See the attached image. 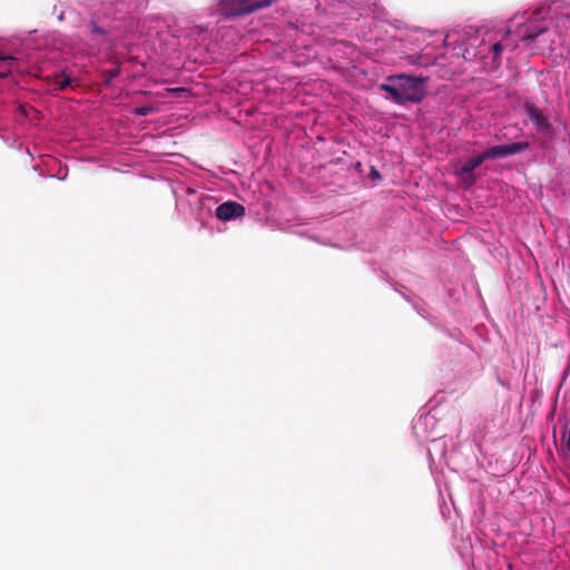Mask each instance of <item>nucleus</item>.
<instances>
[{"instance_id": "4", "label": "nucleus", "mask_w": 570, "mask_h": 570, "mask_svg": "<svg viewBox=\"0 0 570 570\" xmlns=\"http://www.w3.org/2000/svg\"><path fill=\"white\" fill-rule=\"evenodd\" d=\"M273 0H219V12L224 17L247 14L269 7Z\"/></svg>"}, {"instance_id": "13", "label": "nucleus", "mask_w": 570, "mask_h": 570, "mask_svg": "<svg viewBox=\"0 0 570 570\" xmlns=\"http://www.w3.org/2000/svg\"><path fill=\"white\" fill-rule=\"evenodd\" d=\"M90 33L92 36L102 37L105 36V30L100 27H98L97 22L95 20H91L89 23Z\"/></svg>"}, {"instance_id": "1", "label": "nucleus", "mask_w": 570, "mask_h": 570, "mask_svg": "<svg viewBox=\"0 0 570 570\" xmlns=\"http://www.w3.org/2000/svg\"><path fill=\"white\" fill-rule=\"evenodd\" d=\"M570 24L569 16H559L551 6L539 7L531 16L515 13L507 26L505 36L492 46L493 58L497 59L503 50H514L519 41H537L538 49L554 51L562 46Z\"/></svg>"}, {"instance_id": "7", "label": "nucleus", "mask_w": 570, "mask_h": 570, "mask_svg": "<svg viewBox=\"0 0 570 570\" xmlns=\"http://www.w3.org/2000/svg\"><path fill=\"white\" fill-rule=\"evenodd\" d=\"M527 115L530 121L533 124L537 130L548 131L551 127L548 118L544 114L533 104H527Z\"/></svg>"}, {"instance_id": "14", "label": "nucleus", "mask_w": 570, "mask_h": 570, "mask_svg": "<svg viewBox=\"0 0 570 570\" xmlns=\"http://www.w3.org/2000/svg\"><path fill=\"white\" fill-rule=\"evenodd\" d=\"M154 111H156V108L154 106H141L135 108L134 110V112L138 116H147Z\"/></svg>"}, {"instance_id": "9", "label": "nucleus", "mask_w": 570, "mask_h": 570, "mask_svg": "<svg viewBox=\"0 0 570 570\" xmlns=\"http://www.w3.org/2000/svg\"><path fill=\"white\" fill-rule=\"evenodd\" d=\"M557 446L562 455V459L564 461H570V436L566 432L561 434V438L559 440V443H557Z\"/></svg>"}, {"instance_id": "18", "label": "nucleus", "mask_w": 570, "mask_h": 570, "mask_svg": "<svg viewBox=\"0 0 570 570\" xmlns=\"http://www.w3.org/2000/svg\"><path fill=\"white\" fill-rule=\"evenodd\" d=\"M114 77V73L109 70V75H108V78L109 80Z\"/></svg>"}, {"instance_id": "12", "label": "nucleus", "mask_w": 570, "mask_h": 570, "mask_svg": "<svg viewBox=\"0 0 570 570\" xmlns=\"http://www.w3.org/2000/svg\"><path fill=\"white\" fill-rule=\"evenodd\" d=\"M409 59L412 65L422 67H428L434 63V59L425 58L423 56H411Z\"/></svg>"}, {"instance_id": "17", "label": "nucleus", "mask_w": 570, "mask_h": 570, "mask_svg": "<svg viewBox=\"0 0 570 570\" xmlns=\"http://www.w3.org/2000/svg\"><path fill=\"white\" fill-rule=\"evenodd\" d=\"M371 176L373 179L380 178V174L375 168H372Z\"/></svg>"}, {"instance_id": "5", "label": "nucleus", "mask_w": 570, "mask_h": 570, "mask_svg": "<svg viewBox=\"0 0 570 570\" xmlns=\"http://www.w3.org/2000/svg\"><path fill=\"white\" fill-rule=\"evenodd\" d=\"M528 141H518L508 145H498L488 148L483 154L484 159L505 158L508 156L518 154L529 148Z\"/></svg>"}, {"instance_id": "3", "label": "nucleus", "mask_w": 570, "mask_h": 570, "mask_svg": "<svg viewBox=\"0 0 570 570\" xmlns=\"http://www.w3.org/2000/svg\"><path fill=\"white\" fill-rule=\"evenodd\" d=\"M435 424L436 419L433 415L425 414L420 416L413 425V432L420 441H430L428 448L430 463L441 462L445 455V440L443 438H432L429 431V428L433 429Z\"/></svg>"}, {"instance_id": "8", "label": "nucleus", "mask_w": 570, "mask_h": 570, "mask_svg": "<svg viewBox=\"0 0 570 570\" xmlns=\"http://www.w3.org/2000/svg\"><path fill=\"white\" fill-rule=\"evenodd\" d=\"M484 160L485 159H484V156L482 153L474 157H471L464 161V164L461 166L460 169L456 170V174L458 175L470 174L471 180L468 185L472 186L474 183V176L472 174H473L474 169H476Z\"/></svg>"}, {"instance_id": "16", "label": "nucleus", "mask_w": 570, "mask_h": 570, "mask_svg": "<svg viewBox=\"0 0 570 570\" xmlns=\"http://www.w3.org/2000/svg\"><path fill=\"white\" fill-rule=\"evenodd\" d=\"M3 60H12V56H11V55H4V53L0 50V61H3Z\"/></svg>"}, {"instance_id": "10", "label": "nucleus", "mask_w": 570, "mask_h": 570, "mask_svg": "<svg viewBox=\"0 0 570 570\" xmlns=\"http://www.w3.org/2000/svg\"><path fill=\"white\" fill-rule=\"evenodd\" d=\"M3 66L0 67V78H7L17 68V58L12 56V60L1 61Z\"/></svg>"}, {"instance_id": "11", "label": "nucleus", "mask_w": 570, "mask_h": 570, "mask_svg": "<svg viewBox=\"0 0 570 570\" xmlns=\"http://www.w3.org/2000/svg\"><path fill=\"white\" fill-rule=\"evenodd\" d=\"M71 81H72V79L65 73L56 75L53 85L56 86L57 89L65 90L71 85Z\"/></svg>"}, {"instance_id": "6", "label": "nucleus", "mask_w": 570, "mask_h": 570, "mask_svg": "<svg viewBox=\"0 0 570 570\" xmlns=\"http://www.w3.org/2000/svg\"><path fill=\"white\" fill-rule=\"evenodd\" d=\"M244 214V206L236 202H225L216 208V217L224 222L242 217Z\"/></svg>"}, {"instance_id": "2", "label": "nucleus", "mask_w": 570, "mask_h": 570, "mask_svg": "<svg viewBox=\"0 0 570 570\" xmlns=\"http://www.w3.org/2000/svg\"><path fill=\"white\" fill-rule=\"evenodd\" d=\"M390 83L381 85V90L390 94L397 104L419 102L424 97L423 80L399 75L389 78Z\"/></svg>"}, {"instance_id": "15", "label": "nucleus", "mask_w": 570, "mask_h": 570, "mask_svg": "<svg viewBox=\"0 0 570 570\" xmlns=\"http://www.w3.org/2000/svg\"><path fill=\"white\" fill-rule=\"evenodd\" d=\"M187 89L183 87H176V88H168L166 89V94L174 95V96H180L181 94L186 92Z\"/></svg>"}]
</instances>
